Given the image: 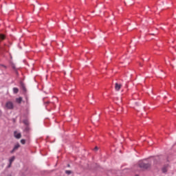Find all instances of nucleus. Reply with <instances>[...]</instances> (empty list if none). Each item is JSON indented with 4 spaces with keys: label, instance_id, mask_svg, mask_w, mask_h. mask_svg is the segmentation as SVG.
I'll use <instances>...</instances> for the list:
<instances>
[{
    "label": "nucleus",
    "instance_id": "4468645a",
    "mask_svg": "<svg viewBox=\"0 0 176 176\" xmlns=\"http://www.w3.org/2000/svg\"><path fill=\"white\" fill-rule=\"evenodd\" d=\"M23 123L25 124H28V121H26V120H25V121H23Z\"/></svg>",
    "mask_w": 176,
    "mask_h": 176
},
{
    "label": "nucleus",
    "instance_id": "1a4fd4ad",
    "mask_svg": "<svg viewBox=\"0 0 176 176\" xmlns=\"http://www.w3.org/2000/svg\"><path fill=\"white\" fill-rule=\"evenodd\" d=\"M167 166H165L162 168V173H167Z\"/></svg>",
    "mask_w": 176,
    "mask_h": 176
},
{
    "label": "nucleus",
    "instance_id": "7ed1b4c3",
    "mask_svg": "<svg viewBox=\"0 0 176 176\" xmlns=\"http://www.w3.org/2000/svg\"><path fill=\"white\" fill-rule=\"evenodd\" d=\"M19 148H20V144L17 143L16 144H15L13 149L10 151V153H14V152H16V151H17Z\"/></svg>",
    "mask_w": 176,
    "mask_h": 176
},
{
    "label": "nucleus",
    "instance_id": "f03ea898",
    "mask_svg": "<svg viewBox=\"0 0 176 176\" xmlns=\"http://www.w3.org/2000/svg\"><path fill=\"white\" fill-rule=\"evenodd\" d=\"M6 108L7 109H13L14 108V105L12 101H8L6 103Z\"/></svg>",
    "mask_w": 176,
    "mask_h": 176
},
{
    "label": "nucleus",
    "instance_id": "ddd939ff",
    "mask_svg": "<svg viewBox=\"0 0 176 176\" xmlns=\"http://www.w3.org/2000/svg\"><path fill=\"white\" fill-rule=\"evenodd\" d=\"M65 173L67 174V175H69L70 174H72V171H71V170H65Z\"/></svg>",
    "mask_w": 176,
    "mask_h": 176
},
{
    "label": "nucleus",
    "instance_id": "f257e3e1",
    "mask_svg": "<svg viewBox=\"0 0 176 176\" xmlns=\"http://www.w3.org/2000/svg\"><path fill=\"white\" fill-rule=\"evenodd\" d=\"M138 164L139 167L140 168H143L144 170H146L147 168H149V167H151V164H145L142 161L139 162Z\"/></svg>",
    "mask_w": 176,
    "mask_h": 176
},
{
    "label": "nucleus",
    "instance_id": "20e7f679",
    "mask_svg": "<svg viewBox=\"0 0 176 176\" xmlns=\"http://www.w3.org/2000/svg\"><path fill=\"white\" fill-rule=\"evenodd\" d=\"M120 89H122V85L116 82L115 84V89L116 90V91H119Z\"/></svg>",
    "mask_w": 176,
    "mask_h": 176
},
{
    "label": "nucleus",
    "instance_id": "2eb2a0df",
    "mask_svg": "<svg viewBox=\"0 0 176 176\" xmlns=\"http://www.w3.org/2000/svg\"><path fill=\"white\" fill-rule=\"evenodd\" d=\"M94 151H98V147L96 146V147L94 148Z\"/></svg>",
    "mask_w": 176,
    "mask_h": 176
},
{
    "label": "nucleus",
    "instance_id": "423d86ee",
    "mask_svg": "<svg viewBox=\"0 0 176 176\" xmlns=\"http://www.w3.org/2000/svg\"><path fill=\"white\" fill-rule=\"evenodd\" d=\"M14 159H16V157L14 156H12L9 162H10V164L8 165V167H11L12 166V163H13V162H14Z\"/></svg>",
    "mask_w": 176,
    "mask_h": 176
},
{
    "label": "nucleus",
    "instance_id": "0eeeda50",
    "mask_svg": "<svg viewBox=\"0 0 176 176\" xmlns=\"http://www.w3.org/2000/svg\"><path fill=\"white\" fill-rule=\"evenodd\" d=\"M22 101H23V98L21 97L16 98V102H17V104H21Z\"/></svg>",
    "mask_w": 176,
    "mask_h": 176
},
{
    "label": "nucleus",
    "instance_id": "dca6fc26",
    "mask_svg": "<svg viewBox=\"0 0 176 176\" xmlns=\"http://www.w3.org/2000/svg\"><path fill=\"white\" fill-rule=\"evenodd\" d=\"M2 116V111L0 110V117Z\"/></svg>",
    "mask_w": 176,
    "mask_h": 176
},
{
    "label": "nucleus",
    "instance_id": "6e6552de",
    "mask_svg": "<svg viewBox=\"0 0 176 176\" xmlns=\"http://www.w3.org/2000/svg\"><path fill=\"white\" fill-rule=\"evenodd\" d=\"M13 92L14 93V94H17V93H19V89L17 87H14Z\"/></svg>",
    "mask_w": 176,
    "mask_h": 176
},
{
    "label": "nucleus",
    "instance_id": "9b49d317",
    "mask_svg": "<svg viewBox=\"0 0 176 176\" xmlns=\"http://www.w3.org/2000/svg\"><path fill=\"white\" fill-rule=\"evenodd\" d=\"M24 131H26V133H28V131H30V126H26L25 129H24Z\"/></svg>",
    "mask_w": 176,
    "mask_h": 176
},
{
    "label": "nucleus",
    "instance_id": "f8f14e48",
    "mask_svg": "<svg viewBox=\"0 0 176 176\" xmlns=\"http://www.w3.org/2000/svg\"><path fill=\"white\" fill-rule=\"evenodd\" d=\"M21 144H22V145H25V140H24V139L21 140Z\"/></svg>",
    "mask_w": 176,
    "mask_h": 176
},
{
    "label": "nucleus",
    "instance_id": "9d476101",
    "mask_svg": "<svg viewBox=\"0 0 176 176\" xmlns=\"http://www.w3.org/2000/svg\"><path fill=\"white\" fill-rule=\"evenodd\" d=\"M3 39H5V35L0 34V41H3Z\"/></svg>",
    "mask_w": 176,
    "mask_h": 176
},
{
    "label": "nucleus",
    "instance_id": "39448f33",
    "mask_svg": "<svg viewBox=\"0 0 176 176\" xmlns=\"http://www.w3.org/2000/svg\"><path fill=\"white\" fill-rule=\"evenodd\" d=\"M14 135L17 140H20V138H21V133H18L17 131L14 132Z\"/></svg>",
    "mask_w": 176,
    "mask_h": 176
}]
</instances>
